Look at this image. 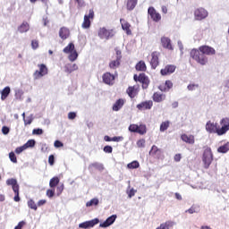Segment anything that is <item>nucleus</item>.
I'll use <instances>...</instances> for the list:
<instances>
[{
  "label": "nucleus",
  "instance_id": "nucleus-62",
  "mask_svg": "<svg viewBox=\"0 0 229 229\" xmlns=\"http://www.w3.org/2000/svg\"><path fill=\"white\" fill-rule=\"evenodd\" d=\"M64 192V184H62L61 186L57 187V194L58 196H60V194Z\"/></svg>",
  "mask_w": 229,
  "mask_h": 229
},
{
  "label": "nucleus",
  "instance_id": "nucleus-64",
  "mask_svg": "<svg viewBox=\"0 0 229 229\" xmlns=\"http://www.w3.org/2000/svg\"><path fill=\"white\" fill-rule=\"evenodd\" d=\"M160 56V53L159 52H153L152 53V58H158Z\"/></svg>",
  "mask_w": 229,
  "mask_h": 229
},
{
  "label": "nucleus",
  "instance_id": "nucleus-33",
  "mask_svg": "<svg viewBox=\"0 0 229 229\" xmlns=\"http://www.w3.org/2000/svg\"><path fill=\"white\" fill-rule=\"evenodd\" d=\"M170 125H171V122H169V121L162 122L160 124V127H159L160 131H162V132L165 131L169 128Z\"/></svg>",
  "mask_w": 229,
  "mask_h": 229
},
{
  "label": "nucleus",
  "instance_id": "nucleus-2",
  "mask_svg": "<svg viewBox=\"0 0 229 229\" xmlns=\"http://www.w3.org/2000/svg\"><path fill=\"white\" fill-rule=\"evenodd\" d=\"M98 36L99 37V38H101L102 40H110V38H114V37L115 36V30H108L105 27H102L100 29H98Z\"/></svg>",
  "mask_w": 229,
  "mask_h": 229
},
{
  "label": "nucleus",
  "instance_id": "nucleus-46",
  "mask_svg": "<svg viewBox=\"0 0 229 229\" xmlns=\"http://www.w3.org/2000/svg\"><path fill=\"white\" fill-rule=\"evenodd\" d=\"M195 62H197V64H199L200 65H207V59L206 58H195Z\"/></svg>",
  "mask_w": 229,
  "mask_h": 229
},
{
  "label": "nucleus",
  "instance_id": "nucleus-49",
  "mask_svg": "<svg viewBox=\"0 0 229 229\" xmlns=\"http://www.w3.org/2000/svg\"><path fill=\"white\" fill-rule=\"evenodd\" d=\"M158 151H160V149H158V147L157 146H152L151 150L149 151L150 155H157V153H158Z\"/></svg>",
  "mask_w": 229,
  "mask_h": 229
},
{
  "label": "nucleus",
  "instance_id": "nucleus-41",
  "mask_svg": "<svg viewBox=\"0 0 229 229\" xmlns=\"http://www.w3.org/2000/svg\"><path fill=\"white\" fill-rule=\"evenodd\" d=\"M199 53H201V51H199L198 49H192L191 51V58H199Z\"/></svg>",
  "mask_w": 229,
  "mask_h": 229
},
{
  "label": "nucleus",
  "instance_id": "nucleus-21",
  "mask_svg": "<svg viewBox=\"0 0 229 229\" xmlns=\"http://www.w3.org/2000/svg\"><path fill=\"white\" fill-rule=\"evenodd\" d=\"M127 94L131 98H135V96H137V94H139V85L130 86L127 89Z\"/></svg>",
  "mask_w": 229,
  "mask_h": 229
},
{
  "label": "nucleus",
  "instance_id": "nucleus-59",
  "mask_svg": "<svg viewBox=\"0 0 229 229\" xmlns=\"http://www.w3.org/2000/svg\"><path fill=\"white\" fill-rule=\"evenodd\" d=\"M112 150H113V148H112L111 146H106V147L104 148L105 153H112Z\"/></svg>",
  "mask_w": 229,
  "mask_h": 229
},
{
  "label": "nucleus",
  "instance_id": "nucleus-23",
  "mask_svg": "<svg viewBox=\"0 0 229 229\" xmlns=\"http://www.w3.org/2000/svg\"><path fill=\"white\" fill-rule=\"evenodd\" d=\"M153 101H155V103H162V101H165V95L156 92L153 95Z\"/></svg>",
  "mask_w": 229,
  "mask_h": 229
},
{
  "label": "nucleus",
  "instance_id": "nucleus-45",
  "mask_svg": "<svg viewBox=\"0 0 229 229\" xmlns=\"http://www.w3.org/2000/svg\"><path fill=\"white\" fill-rule=\"evenodd\" d=\"M138 148H146V140L140 139L137 141Z\"/></svg>",
  "mask_w": 229,
  "mask_h": 229
},
{
  "label": "nucleus",
  "instance_id": "nucleus-5",
  "mask_svg": "<svg viewBox=\"0 0 229 229\" xmlns=\"http://www.w3.org/2000/svg\"><path fill=\"white\" fill-rule=\"evenodd\" d=\"M6 184L11 185L12 188H13V191L15 194V196L13 198V200L16 201V202L21 201V198L19 197V184L17 183V180L13 179V178L8 179L6 181Z\"/></svg>",
  "mask_w": 229,
  "mask_h": 229
},
{
  "label": "nucleus",
  "instance_id": "nucleus-37",
  "mask_svg": "<svg viewBox=\"0 0 229 229\" xmlns=\"http://www.w3.org/2000/svg\"><path fill=\"white\" fill-rule=\"evenodd\" d=\"M58 183H60V179L58 177H53L50 180L49 186L51 187V189H55V187L57 186Z\"/></svg>",
  "mask_w": 229,
  "mask_h": 229
},
{
  "label": "nucleus",
  "instance_id": "nucleus-1",
  "mask_svg": "<svg viewBox=\"0 0 229 229\" xmlns=\"http://www.w3.org/2000/svg\"><path fill=\"white\" fill-rule=\"evenodd\" d=\"M221 128H217V123L208 121L206 123V131L208 133H216L217 135H225L229 131V118H224L220 122Z\"/></svg>",
  "mask_w": 229,
  "mask_h": 229
},
{
  "label": "nucleus",
  "instance_id": "nucleus-4",
  "mask_svg": "<svg viewBox=\"0 0 229 229\" xmlns=\"http://www.w3.org/2000/svg\"><path fill=\"white\" fill-rule=\"evenodd\" d=\"M47 66L46 64H38V70L33 73L34 80H42L44 76H47Z\"/></svg>",
  "mask_w": 229,
  "mask_h": 229
},
{
  "label": "nucleus",
  "instance_id": "nucleus-19",
  "mask_svg": "<svg viewBox=\"0 0 229 229\" xmlns=\"http://www.w3.org/2000/svg\"><path fill=\"white\" fill-rule=\"evenodd\" d=\"M181 139L183 142H186V144L193 145L196 142L194 135L192 134H182Z\"/></svg>",
  "mask_w": 229,
  "mask_h": 229
},
{
  "label": "nucleus",
  "instance_id": "nucleus-42",
  "mask_svg": "<svg viewBox=\"0 0 229 229\" xmlns=\"http://www.w3.org/2000/svg\"><path fill=\"white\" fill-rule=\"evenodd\" d=\"M114 55L116 58H123V50H121V47H116L114 48Z\"/></svg>",
  "mask_w": 229,
  "mask_h": 229
},
{
  "label": "nucleus",
  "instance_id": "nucleus-20",
  "mask_svg": "<svg viewBox=\"0 0 229 229\" xmlns=\"http://www.w3.org/2000/svg\"><path fill=\"white\" fill-rule=\"evenodd\" d=\"M174 71H176V66L170 64V65H166L165 67V69L161 70V74L162 76H167L169 74H173V72H174Z\"/></svg>",
  "mask_w": 229,
  "mask_h": 229
},
{
  "label": "nucleus",
  "instance_id": "nucleus-14",
  "mask_svg": "<svg viewBox=\"0 0 229 229\" xmlns=\"http://www.w3.org/2000/svg\"><path fill=\"white\" fill-rule=\"evenodd\" d=\"M116 219H117V215H113V216H109L103 223H100L99 227L100 228H108V226H112L113 223H115Z\"/></svg>",
  "mask_w": 229,
  "mask_h": 229
},
{
  "label": "nucleus",
  "instance_id": "nucleus-51",
  "mask_svg": "<svg viewBox=\"0 0 229 229\" xmlns=\"http://www.w3.org/2000/svg\"><path fill=\"white\" fill-rule=\"evenodd\" d=\"M31 47L32 49H38V40L34 39L31 41Z\"/></svg>",
  "mask_w": 229,
  "mask_h": 229
},
{
  "label": "nucleus",
  "instance_id": "nucleus-28",
  "mask_svg": "<svg viewBox=\"0 0 229 229\" xmlns=\"http://www.w3.org/2000/svg\"><path fill=\"white\" fill-rule=\"evenodd\" d=\"M28 148H30V140H28L24 145H22L21 147H18L15 149V153L17 155H21V153H22V151H25V149H28Z\"/></svg>",
  "mask_w": 229,
  "mask_h": 229
},
{
  "label": "nucleus",
  "instance_id": "nucleus-22",
  "mask_svg": "<svg viewBox=\"0 0 229 229\" xmlns=\"http://www.w3.org/2000/svg\"><path fill=\"white\" fill-rule=\"evenodd\" d=\"M123 106H124V99L119 98L113 105L112 109H113L114 112H119V110H121V108H123Z\"/></svg>",
  "mask_w": 229,
  "mask_h": 229
},
{
  "label": "nucleus",
  "instance_id": "nucleus-3",
  "mask_svg": "<svg viewBox=\"0 0 229 229\" xmlns=\"http://www.w3.org/2000/svg\"><path fill=\"white\" fill-rule=\"evenodd\" d=\"M214 160V156L212 155V149L210 148H206L202 157V162L204 164L205 169L210 167V164Z\"/></svg>",
  "mask_w": 229,
  "mask_h": 229
},
{
  "label": "nucleus",
  "instance_id": "nucleus-24",
  "mask_svg": "<svg viewBox=\"0 0 229 229\" xmlns=\"http://www.w3.org/2000/svg\"><path fill=\"white\" fill-rule=\"evenodd\" d=\"M139 0H127L126 8L129 12L135 10V6H137Z\"/></svg>",
  "mask_w": 229,
  "mask_h": 229
},
{
  "label": "nucleus",
  "instance_id": "nucleus-43",
  "mask_svg": "<svg viewBox=\"0 0 229 229\" xmlns=\"http://www.w3.org/2000/svg\"><path fill=\"white\" fill-rule=\"evenodd\" d=\"M197 89H199V84L191 83L187 86V89L190 90L191 92H192L193 90H196Z\"/></svg>",
  "mask_w": 229,
  "mask_h": 229
},
{
  "label": "nucleus",
  "instance_id": "nucleus-56",
  "mask_svg": "<svg viewBox=\"0 0 229 229\" xmlns=\"http://www.w3.org/2000/svg\"><path fill=\"white\" fill-rule=\"evenodd\" d=\"M68 119H70V120L76 119V113H74V112H70V113L68 114Z\"/></svg>",
  "mask_w": 229,
  "mask_h": 229
},
{
  "label": "nucleus",
  "instance_id": "nucleus-38",
  "mask_svg": "<svg viewBox=\"0 0 229 229\" xmlns=\"http://www.w3.org/2000/svg\"><path fill=\"white\" fill-rule=\"evenodd\" d=\"M218 153H228L229 151V142L225 143V145L219 147L217 148Z\"/></svg>",
  "mask_w": 229,
  "mask_h": 229
},
{
  "label": "nucleus",
  "instance_id": "nucleus-31",
  "mask_svg": "<svg viewBox=\"0 0 229 229\" xmlns=\"http://www.w3.org/2000/svg\"><path fill=\"white\" fill-rule=\"evenodd\" d=\"M94 167L95 169H98V171H103L105 169V166H103V164L95 162L93 164H90L89 168L92 169Z\"/></svg>",
  "mask_w": 229,
  "mask_h": 229
},
{
  "label": "nucleus",
  "instance_id": "nucleus-8",
  "mask_svg": "<svg viewBox=\"0 0 229 229\" xmlns=\"http://www.w3.org/2000/svg\"><path fill=\"white\" fill-rule=\"evenodd\" d=\"M63 51L65 55H70L69 58H78V51H76L73 43H70Z\"/></svg>",
  "mask_w": 229,
  "mask_h": 229
},
{
  "label": "nucleus",
  "instance_id": "nucleus-63",
  "mask_svg": "<svg viewBox=\"0 0 229 229\" xmlns=\"http://www.w3.org/2000/svg\"><path fill=\"white\" fill-rule=\"evenodd\" d=\"M47 202L46 199H41L38 202V207H42V205H46Z\"/></svg>",
  "mask_w": 229,
  "mask_h": 229
},
{
  "label": "nucleus",
  "instance_id": "nucleus-60",
  "mask_svg": "<svg viewBox=\"0 0 229 229\" xmlns=\"http://www.w3.org/2000/svg\"><path fill=\"white\" fill-rule=\"evenodd\" d=\"M174 160L175 162H180L182 160V155L181 154H176L174 157Z\"/></svg>",
  "mask_w": 229,
  "mask_h": 229
},
{
  "label": "nucleus",
  "instance_id": "nucleus-27",
  "mask_svg": "<svg viewBox=\"0 0 229 229\" xmlns=\"http://www.w3.org/2000/svg\"><path fill=\"white\" fill-rule=\"evenodd\" d=\"M130 28H131L130 22L126 21H123V22H122V29L123 30V31H126L127 35H131V30H130Z\"/></svg>",
  "mask_w": 229,
  "mask_h": 229
},
{
  "label": "nucleus",
  "instance_id": "nucleus-34",
  "mask_svg": "<svg viewBox=\"0 0 229 229\" xmlns=\"http://www.w3.org/2000/svg\"><path fill=\"white\" fill-rule=\"evenodd\" d=\"M30 30V24L28 22H23L19 28L18 30L20 33H26Z\"/></svg>",
  "mask_w": 229,
  "mask_h": 229
},
{
  "label": "nucleus",
  "instance_id": "nucleus-18",
  "mask_svg": "<svg viewBox=\"0 0 229 229\" xmlns=\"http://www.w3.org/2000/svg\"><path fill=\"white\" fill-rule=\"evenodd\" d=\"M71 35V30L67 29L66 27H62L59 30V37L62 38V40H67Z\"/></svg>",
  "mask_w": 229,
  "mask_h": 229
},
{
  "label": "nucleus",
  "instance_id": "nucleus-54",
  "mask_svg": "<svg viewBox=\"0 0 229 229\" xmlns=\"http://www.w3.org/2000/svg\"><path fill=\"white\" fill-rule=\"evenodd\" d=\"M2 133H4V135H8V133H10V128L4 126L2 128Z\"/></svg>",
  "mask_w": 229,
  "mask_h": 229
},
{
  "label": "nucleus",
  "instance_id": "nucleus-17",
  "mask_svg": "<svg viewBox=\"0 0 229 229\" xmlns=\"http://www.w3.org/2000/svg\"><path fill=\"white\" fill-rule=\"evenodd\" d=\"M153 106V101H145L137 105L138 110H151Z\"/></svg>",
  "mask_w": 229,
  "mask_h": 229
},
{
  "label": "nucleus",
  "instance_id": "nucleus-50",
  "mask_svg": "<svg viewBox=\"0 0 229 229\" xmlns=\"http://www.w3.org/2000/svg\"><path fill=\"white\" fill-rule=\"evenodd\" d=\"M44 133V130L42 129H34L32 131V135H42Z\"/></svg>",
  "mask_w": 229,
  "mask_h": 229
},
{
  "label": "nucleus",
  "instance_id": "nucleus-6",
  "mask_svg": "<svg viewBox=\"0 0 229 229\" xmlns=\"http://www.w3.org/2000/svg\"><path fill=\"white\" fill-rule=\"evenodd\" d=\"M94 9H90L89 11V14L84 15V20L82 22V28H84V30H89V28H90V24L92 21H94Z\"/></svg>",
  "mask_w": 229,
  "mask_h": 229
},
{
  "label": "nucleus",
  "instance_id": "nucleus-47",
  "mask_svg": "<svg viewBox=\"0 0 229 229\" xmlns=\"http://www.w3.org/2000/svg\"><path fill=\"white\" fill-rule=\"evenodd\" d=\"M150 64H151L153 69H157V67L158 66V58H152L150 60Z\"/></svg>",
  "mask_w": 229,
  "mask_h": 229
},
{
  "label": "nucleus",
  "instance_id": "nucleus-7",
  "mask_svg": "<svg viewBox=\"0 0 229 229\" xmlns=\"http://www.w3.org/2000/svg\"><path fill=\"white\" fill-rule=\"evenodd\" d=\"M129 131H131V133H139L140 135H146V132H147L146 125L131 124L129 126Z\"/></svg>",
  "mask_w": 229,
  "mask_h": 229
},
{
  "label": "nucleus",
  "instance_id": "nucleus-32",
  "mask_svg": "<svg viewBox=\"0 0 229 229\" xmlns=\"http://www.w3.org/2000/svg\"><path fill=\"white\" fill-rule=\"evenodd\" d=\"M126 194L128 195V198L130 199H131V198H133V196H135V194H137V190L131 188L129 185L126 190Z\"/></svg>",
  "mask_w": 229,
  "mask_h": 229
},
{
  "label": "nucleus",
  "instance_id": "nucleus-36",
  "mask_svg": "<svg viewBox=\"0 0 229 229\" xmlns=\"http://www.w3.org/2000/svg\"><path fill=\"white\" fill-rule=\"evenodd\" d=\"M97 205H99V199L98 198H94L86 203V207H97Z\"/></svg>",
  "mask_w": 229,
  "mask_h": 229
},
{
  "label": "nucleus",
  "instance_id": "nucleus-35",
  "mask_svg": "<svg viewBox=\"0 0 229 229\" xmlns=\"http://www.w3.org/2000/svg\"><path fill=\"white\" fill-rule=\"evenodd\" d=\"M119 65H121V61L119 59H114V60L111 61L109 64L110 69H117V67H119Z\"/></svg>",
  "mask_w": 229,
  "mask_h": 229
},
{
  "label": "nucleus",
  "instance_id": "nucleus-15",
  "mask_svg": "<svg viewBox=\"0 0 229 229\" xmlns=\"http://www.w3.org/2000/svg\"><path fill=\"white\" fill-rule=\"evenodd\" d=\"M103 81L106 83V85H114L115 81V77L110 73V72H106L103 75Z\"/></svg>",
  "mask_w": 229,
  "mask_h": 229
},
{
  "label": "nucleus",
  "instance_id": "nucleus-57",
  "mask_svg": "<svg viewBox=\"0 0 229 229\" xmlns=\"http://www.w3.org/2000/svg\"><path fill=\"white\" fill-rule=\"evenodd\" d=\"M78 4L79 8H82V6H85V2L83 0H75Z\"/></svg>",
  "mask_w": 229,
  "mask_h": 229
},
{
  "label": "nucleus",
  "instance_id": "nucleus-13",
  "mask_svg": "<svg viewBox=\"0 0 229 229\" xmlns=\"http://www.w3.org/2000/svg\"><path fill=\"white\" fill-rule=\"evenodd\" d=\"M75 59H70L69 62L65 64L64 69L65 72H73V71H78V65L74 64Z\"/></svg>",
  "mask_w": 229,
  "mask_h": 229
},
{
  "label": "nucleus",
  "instance_id": "nucleus-10",
  "mask_svg": "<svg viewBox=\"0 0 229 229\" xmlns=\"http://www.w3.org/2000/svg\"><path fill=\"white\" fill-rule=\"evenodd\" d=\"M199 51H200V53H202V55H206L207 56H212L214 55H216V49L212 47L204 45V46H200L199 47Z\"/></svg>",
  "mask_w": 229,
  "mask_h": 229
},
{
  "label": "nucleus",
  "instance_id": "nucleus-16",
  "mask_svg": "<svg viewBox=\"0 0 229 229\" xmlns=\"http://www.w3.org/2000/svg\"><path fill=\"white\" fill-rule=\"evenodd\" d=\"M161 45L165 49H169L170 51H173V45L171 44V38L167 37H162L161 38Z\"/></svg>",
  "mask_w": 229,
  "mask_h": 229
},
{
  "label": "nucleus",
  "instance_id": "nucleus-44",
  "mask_svg": "<svg viewBox=\"0 0 229 229\" xmlns=\"http://www.w3.org/2000/svg\"><path fill=\"white\" fill-rule=\"evenodd\" d=\"M9 158L13 164H17V157L15 156V153L10 152L9 153Z\"/></svg>",
  "mask_w": 229,
  "mask_h": 229
},
{
  "label": "nucleus",
  "instance_id": "nucleus-29",
  "mask_svg": "<svg viewBox=\"0 0 229 229\" xmlns=\"http://www.w3.org/2000/svg\"><path fill=\"white\" fill-rule=\"evenodd\" d=\"M28 148H30V140H28L24 145H22L21 147H18L15 149V153L17 155H21V153H22V151H25V149H28Z\"/></svg>",
  "mask_w": 229,
  "mask_h": 229
},
{
  "label": "nucleus",
  "instance_id": "nucleus-40",
  "mask_svg": "<svg viewBox=\"0 0 229 229\" xmlns=\"http://www.w3.org/2000/svg\"><path fill=\"white\" fill-rule=\"evenodd\" d=\"M136 70L137 71H146V63L143 61H140L136 64Z\"/></svg>",
  "mask_w": 229,
  "mask_h": 229
},
{
  "label": "nucleus",
  "instance_id": "nucleus-61",
  "mask_svg": "<svg viewBox=\"0 0 229 229\" xmlns=\"http://www.w3.org/2000/svg\"><path fill=\"white\" fill-rule=\"evenodd\" d=\"M30 208H32V210H37V204H35V202H33V200H30Z\"/></svg>",
  "mask_w": 229,
  "mask_h": 229
},
{
  "label": "nucleus",
  "instance_id": "nucleus-9",
  "mask_svg": "<svg viewBox=\"0 0 229 229\" xmlns=\"http://www.w3.org/2000/svg\"><path fill=\"white\" fill-rule=\"evenodd\" d=\"M194 17L196 21H203L208 17V12L203 7L198 8L194 11Z\"/></svg>",
  "mask_w": 229,
  "mask_h": 229
},
{
  "label": "nucleus",
  "instance_id": "nucleus-53",
  "mask_svg": "<svg viewBox=\"0 0 229 229\" xmlns=\"http://www.w3.org/2000/svg\"><path fill=\"white\" fill-rule=\"evenodd\" d=\"M55 148H64V143L60 140H55L54 143Z\"/></svg>",
  "mask_w": 229,
  "mask_h": 229
},
{
  "label": "nucleus",
  "instance_id": "nucleus-30",
  "mask_svg": "<svg viewBox=\"0 0 229 229\" xmlns=\"http://www.w3.org/2000/svg\"><path fill=\"white\" fill-rule=\"evenodd\" d=\"M160 90L163 92H169L170 89H173V82L171 81H166L165 83V88L162 89V86H160Z\"/></svg>",
  "mask_w": 229,
  "mask_h": 229
},
{
  "label": "nucleus",
  "instance_id": "nucleus-11",
  "mask_svg": "<svg viewBox=\"0 0 229 229\" xmlns=\"http://www.w3.org/2000/svg\"><path fill=\"white\" fill-rule=\"evenodd\" d=\"M96 225H99L98 218H94L92 220L81 223L79 225V228H82V229L94 228V226H96Z\"/></svg>",
  "mask_w": 229,
  "mask_h": 229
},
{
  "label": "nucleus",
  "instance_id": "nucleus-12",
  "mask_svg": "<svg viewBox=\"0 0 229 229\" xmlns=\"http://www.w3.org/2000/svg\"><path fill=\"white\" fill-rule=\"evenodd\" d=\"M148 15H150V18L154 22H159V21L162 20V16L155 10V7H149L148 10Z\"/></svg>",
  "mask_w": 229,
  "mask_h": 229
},
{
  "label": "nucleus",
  "instance_id": "nucleus-26",
  "mask_svg": "<svg viewBox=\"0 0 229 229\" xmlns=\"http://www.w3.org/2000/svg\"><path fill=\"white\" fill-rule=\"evenodd\" d=\"M10 92H12V89L10 87H5L2 91H1V100L4 101L8 96H10Z\"/></svg>",
  "mask_w": 229,
  "mask_h": 229
},
{
  "label": "nucleus",
  "instance_id": "nucleus-39",
  "mask_svg": "<svg viewBox=\"0 0 229 229\" xmlns=\"http://www.w3.org/2000/svg\"><path fill=\"white\" fill-rule=\"evenodd\" d=\"M140 167V164H139V161H132L131 163H129L127 165L128 169H139Z\"/></svg>",
  "mask_w": 229,
  "mask_h": 229
},
{
  "label": "nucleus",
  "instance_id": "nucleus-55",
  "mask_svg": "<svg viewBox=\"0 0 229 229\" xmlns=\"http://www.w3.org/2000/svg\"><path fill=\"white\" fill-rule=\"evenodd\" d=\"M24 225H26V222L24 221L19 222L18 225H16L14 229H22V226H24Z\"/></svg>",
  "mask_w": 229,
  "mask_h": 229
},
{
  "label": "nucleus",
  "instance_id": "nucleus-25",
  "mask_svg": "<svg viewBox=\"0 0 229 229\" xmlns=\"http://www.w3.org/2000/svg\"><path fill=\"white\" fill-rule=\"evenodd\" d=\"M174 225H176V223L173 222V221H166L163 224H161L156 229H170L173 228V226H174Z\"/></svg>",
  "mask_w": 229,
  "mask_h": 229
},
{
  "label": "nucleus",
  "instance_id": "nucleus-58",
  "mask_svg": "<svg viewBox=\"0 0 229 229\" xmlns=\"http://www.w3.org/2000/svg\"><path fill=\"white\" fill-rule=\"evenodd\" d=\"M48 163L50 164V165H53L55 164V156L53 155L49 156Z\"/></svg>",
  "mask_w": 229,
  "mask_h": 229
},
{
  "label": "nucleus",
  "instance_id": "nucleus-48",
  "mask_svg": "<svg viewBox=\"0 0 229 229\" xmlns=\"http://www.w3.org/2000/svg\"><path fill=\"white\" fill-rule=\"evenodd\" d=\"M124 138L123 136H114L112 138V142H123Z\"/></svg>",
  "mask_w": 229,
  "mask_h": 229
},
{
  "label": "nucleus",
  "instance_id": "nucleus-52",
  "mask_svg": "<svg viewBox=\"0 0 229 229\" xmlns=\"http://www.w3.org/2000/svg\"><path fill=\"white\" fill-rule=\"evenodd\" d=\"M47 198H53V196H55V190H47Z\"/></svg>",
  "mask_w": 229,
  "mask_h": 229
}]
</instances>
